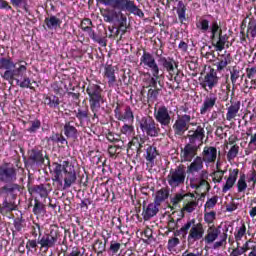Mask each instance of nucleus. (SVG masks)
<instances>
[{
    "label": "nucleus",
    "mask_w": 256,
    "mask_h": 256,
    "mask_svg": "<svg viewBox=\"0 0 256 256\" xmlns=\"http://www.w3.org/2000/svg\"><path fill=\"white\" fill-rule=\"evenodd\" d=\"M219 83V77H217V72L215 69H210L209 73H207L204 77V83L201 84L203 89H207V87L210 89V91L213 89V87H217V84Z\"/></svg>",
    "instance_id": "nucleus-14"
},
{
    "label": "nucleus",
    "mask_w": 256,
    "mask_h": 256,
    "mask_svg": "<svg viewBox=\"0 0 256 256\" xmlns=\"http://www.w3.org/2000/svg\"><path fill=\"white\" fill-rule=\"evenodd\" d=\"M105 77L108 79L109 87H113L117 81V77H115V68H113V66L108 65L105 67Z\"/></svg>",
    "instance_id": "nucleus-29"
},
{
    "label": "nucleus",
    "mask_w": 256,
    "mask_h": 256,
    "mask_svg": "<svg viewBox=\"0 0 256 256\" xmlns=\"http://www.w3.org/2000/svg\"><path fill=\"white\" fill-rule=\"evenodd\" d=\"M161 91H163V88H150L147 93L148 101H151L152 103L157 101Z\"/></svg>",
    "instance_id": "nucleus-38"
},
{
    "label": "nucleus",
    "mask_w": 256,
    "mask_h": 256,
    "mask_svg": "<svg viewBox=\"0 0 256 256\" xmlns=\"http://www.w3.org/2000/svg\"><path fill=\"white\" fill-rule=\"evenodd\" d=\"M57 235L52 234H44L39 240L38 244L41 245L42 249H50L51 247H55V243H57Z\"/></svg>",
    "instance_id": "nucleus-17"
},
{
    "label": "nucleus",
    "mask_w": 256,
    "mask_h": 256,
    "mask_svg": "<svg viewBox=\"0 0 256 256\" xmlns=\"http://www.w3.org/2000/svg\"><path fill=\"white\" fill-rule=\"evenodd\" d=\"M247 77L248 79H253L255 77V74H256V68L255 67H252V68H247Z\"/></svg>",
    "instance_id": "nucleus-55"
},
{
    "label": "nucleus",
    "mask_w": 256,
    "mask_h": 256,
    "mask_svg": "<svg viewBox=\"0 0 256 256\" xmlns=\"http://www.w3.org/2000/svg\"><path fill=\"white\" fill-rule=\"evenodd\" d=\"M10 3L13 7L23 9L25 13L31 15V11L29 10V0H10Z\"/></svg>",
    "instance_id": "nucleus-33"
},
{
    "label": "nucleus",
    "mask_w": 256,
    "mask_h": 256,
    "mask_svg": "<svg viewBox=\"0 0 256 256\" xmlns=\"http://www.w3.org/2000/svg\"><path fill=\"white\" fill-rule=\"evenodd\" d=\"M119 249H121V243L111 242L110 251H112V253H117Z\"/></svg>",
    "instance_id": "nucleus-53"
},
{
    "label": "nucleus",
    "mask_w": 256,
    "mask_h": 256,
    "mask_svg": "<svg viewBox=\"0 0 256 256\" xmlns=\"http://www.w3.org/2000/svg\"><path fill=\"white\" fill-rule=\"evenodd\" d=\"M222 57H224V59L216 63L218 73H221V71H223L227 65L231 64V61H233L231 54L222 55Z\"/></svg>",
    "instance_id": "nucleus-34"
},
{
    "label": "nucleus",
    "mask_w": 256,
    "mask_h": 256,
    "mask_svg": "<svg viewBox=\"0 0 256 256\" xmlns=\"http://www.w3.org/2000/svg\"><path fill=\"white\" fill-rule=\"evenodd\" d=\"M169 199V189L161 188L155 194L154 202L156 205H161V203L167 201Z\"/></svg>",
    "instance_id": "nucleus-25"
},
{
    "label": "nucleus",
    "mask_w": 256,
    "mask_h": 256,
    "mask_svg": "<svg viewBox=\"0 0 256 256\" xmlns=\"http://www.w3.org/2000/svg\"><path fill=\"white\" fill-rule=\"evenodd\" d=\"M204 242L206 245H213V249H221L227 245V233L223 232L215 226H210L207 229L206 235L204 236Z\"/></svg>",
    "instance_id": "nucleus-5"
},
{
    "label": "nucleus",
    "mask_w": 256,
    "mask_h": 256,
    "mask_svg": "<svg viewBox=\"0 0 256 256\" xmlns=\"http://www.w3.org/2000/svg\"><path fill=\"white\" fill-rule=\"evenodd\" d=\"M247 235V225H245V222H241L235 229L234 237L237 243L243 239Z\"/></svg>",
    "instance_id": "nucleus-30"
},
{
    "label": "nucleus",
    "mask_w": 256,
    "mask_h": 256,
    "mask_svg": "<svg viewBox=\"0 0 256 256\" xmlns=\"http://www.w3.org/2000/svg\"><path fill=\"white\" fill-rule=\"evenodd\" d=\"M86 93L89 97L90 109L94 117H98L97 113L101 109V104L105 103V99H103V95L101 94L103 93V89L97 84H89Z\"/></svg>",
    "instance_id": "nucleus-6"
},
{
    "label": "nucleus",
    "mask_w": 256,
    "mask_h": 256,
    "mask_svg": "<svg viewBox=\"0 0 256 256\" xmlns=\"http://www.w3.org/2000/svg\"><path fill=\"white\" fill-rule=\"evenodd\" d=\"M51 173H53V181L56 183L61 184L64 181L63 189H69L77 183V172L75 171V166L70 161H63L62 164L52 163ZM62 177L63 179H61Z\"/></svg>",
    "instance_id": "nucleus-2"
},
{
    "label": "nucleus",
    "mask_w": 256,
    "mask_h": 256,
    "mask_svg": "<svg viewBox=\"0 0 256 256\" xmlns=\"http://www.w3.org/2000/svg\"><path fill=\"white\" fill-rule=\"evenodd\" d=\"M158 63H160V65H162V67L166 69L168 73H175V67H177V62H175V59L161 56L158 59Z\"/></svg>",
    "instance_id": "nucleus-19"
},
{
    "label": "nucleus",
    "mask_w": 256,
    "mask_h": 256,
    "mask_svg": "<svg viewBox=\"0 0 256 256\" xmlns=\"http://www.w3.org/2000/svg\"><path fill=\"white\" fill-rule=\"evenodd\" d=\"M180 231L181 233L189 231L188 243H195V241H201V239L205 237V227L203 226V223H197L195 219L189 220L181 227Z\"/></svg>",
    "instance_id": "nucleus-7"
},
{
    "label": "nucleus",
    "mask_w": 256,
    "mask_h": 256,
    "mask_svg": "<svg viewBox=\"0 0 256 256\" xmlns=\"http://www.w3.org/2000/svg\"><path fill=\"white\" fill-rule=\"evenodd\" d=\"M188 175H197L196 178L190 179V187L192 189H199L200 187H204V189L209 188V182H207V171L203 170V158L197 156L193 162L187 167Z\"/></svg>",
    "instance_id": "nucleus-3"
},
{
    "label": "nucleus",
    "mask_w": 256,
    "mask_h": 256,
    "mask_svg": "<svg viewBox=\"0 0 256 256\" xmlns=\"http://www.w3.org/2000/svg\"><path fill=\"white\" fill-rule=\"evenodd\" d=\"M212 45H213V47L216 48V51H223V49H225V44H221L217 41H215V42L212 41Z\"/></svg>",
    "instance_id": "nucleus-57"
},
{
    "label": "nucleus",
    "mask_w": 256,
    "mask_h": 256,
    "mask_svg": "<svg viewBox=\"0 0 256 256\" xmlns=\"http://www.w3.org/2000/svg\"><path fill=\"white\" fill-rule=\"evenodd\" d=\"M44 103L45 105H48L50 109H59V105H61V100L55 95H50L45 97Z\"/></svg>",
    "instance_id": "nucleus-31"
},
{
    "label": "nucleus",
    "mask_w": 256,
    "mask_h": 256,
    "mask_svg": "<svg viewBox=\"0 0 256 256\" xmlns=\"http://www.w3.org/2000/svg\"><path fill=\"white\" fill-rule=\"evenodd\" d=\"M77 119L83 121V119H88L89 117V109L87 107H82L78 109L76 114Z\"/></svg>",
    "instance_id": "nucleus-42"
},
{
    "label": "nucleus",
    "mask_w": 256,
    "mask_h": 256,
    "mask_svg": "<svg viewBox=\"0 0 256 256\" xmlns=\"http://www.w3.org/2000/svg\"><path fill=\"white\" fill-rule=\"evenodd\" d=\"M81 94L79 93H75V92H69V96L72 97L73 101H75V103H79V97Z\"/></svg>",
    "instance_id": "nucleus-61"
},
{
    "label": "nucleus",
    "mask_w": 256,
    "mask_h": 256,
    "mask_svg": "<svg viewBox=\"0 0 256 256\" xmlns=\"http://www.w3.org/2000/svg\"><path fill=\"white\" fill-rule=\"evenodd\" d=\"M217 104V94L211 92L207 95L203 101V105L200 109V114L205 115L207 111H211Z\"/></svg>",
    "instance_id": "nucleus-15"
},
{
    "label": "nucleus",
    "mask_w": 256,
    "mask_h": 256,
    "mask_svg": "<svg viewBox=\"0 0 256 256\" xmlns=\"http://www.w3.org/2000/svg\"><path fill=\"white\" fill-rule=\"evenodd\" d=\"M97 5H104L105 7H111L112 9H116L117 11H124L127 13H131L132 15H136L143 19L145 17V13L137 5H135V1L133 0H96Z\"/></svg>",
    "instance_id": "nucleus-4"
},
{
    "label": "nucleus",
    "mask_w": 256,
    "mask_h": 256,
    "mask_svg": "<svg viewBox=\"0 0 256 256\" xmlns=\"http://www.w3.org/2000/svg\"><path fill=\"white\" fill-rule=\"evenodd\" d=\"M39 127H41V121L34 120V121L31 122L30 129H39Z\"/></svg>",
    "instance_id": "nucleus-62"
},
{
    "label": "nucleus",
    "mask_w": 256,
    "mask_h": 256,
    "mask_svg": "<svg viewBox=\"0 0 256 256\" xmlns=\"http://www.w3.org/2000/svg\"><path fill=\"white\" fill-rule=\"evenodd\" d=\"M197 147L191 145V144H187L184 147V151H182V157L184 159V161H193V157H195V155H197Z\"/></svg>",
    "instance_id": "nucleus-22"
},
{
    "label": "nucleus",
    "mask_w": 256,
    "mask_h": 256,
    "mask_svg": "<svg viewBox=\"0 0 256 256\" xmlns=\"http://www.w3.org/2000/svg\"><path fill=\"white\" fill-rule=\"evenodd\" d=\"M2 191L15 199L21 193V186L19 184H8L2 188Z\"/></svg>",
    "instance_id": "nucleus-24"
},
{
    "label": "nucleus",
    "mask_w": 256,
    "mask_h": 256,
    "mask_svg": "<svg viewBox=\"0 0 256 256\" xmlns=\"http://www.w3.org/2000/svg\"><path fill=\"white\" fill-rule=\"evenodd\" d=\"M189 121H191V116L185 114L182 117H180L176 123V129H185V127H187V123H189Z\"/></svg>",
    "instance_id": "nucleus-37"
},
{
    "label": "nucleus",
    "mask_w": 256,
    "mask_h": 256,
    "mask_svg": "<svg viewBox=\"0 0 256 256\" xmlns=\"http://www.w3.org/2000/svg\"><path fill=\"white\" fill-rule=\"evenodd\" d=\"M157 213H159V204H156L155 202L150 203L144 210L145 221H149V219H151V217H155Z\"/></svg>",
    "instance_id": "nucleus-23"
},
{
    "label": "nucleus",
    "mask_w": 256,
    "mask_h": 256,
    "mask_svg": "<svg viewBox=\"0 0 256 256\" xmlns=\"http://www.w3.org/2000/svg\"><path fill=\"white\" fill-rule=\"evenodd\" d=\"M145 133L150 135V137H157V134L159 133L158 129H146Z\"/></svg>",
    "instance_id": "nucleus-58"
},
{
    "label": "nucleus",
    "mask_w": 256,
    "mask_h": 256,
    "mask_svg": "<svg viewBox=\"0 0 256 256\" xmlns=\"http://www.w3.org/2000/svg\"><path fill=\"white\" fill-rule=\"evenodd\" d=\"M238 154H239V146L237 145L232 146L227 154L228 161H233V159H235V157H237Z\"/></svg>",
    "instance_id": "nucleus-43"
},
{
    "label": "nucleus",
    "mask_w": 256,
    "mask_h": 256,
    "mask_svg": "<svg viewBox=\"0 0 256 256\" xmlns=\"http://www.w3.org/2000/svg\"><path fill=\"white\" fill-rule=\"evenodd\" d=\"M185 177H187V172L179 166L176 169L171 170L168 174V185H170L172 189H177V187H181V185L185 184Z\"/></svg>",
    "instance_id": "nucleus-10"
},
{
    "label": "nucleus",
    "mask_w": 256,
    "mask_h": 256,
    "mask_svg": "<svg viewBox=\"0 0 256 256\" xmlns=\"http://www.w3.org/2000/svg\"><path fill=\"white\" fill-rule=\"evenodd\" d=\"M114 113L118 121H123L125 123L122 129H133V126H131V124L135 120V116L133 115V110L131 109V106H124V111L121 112V108L118 104L114 110Z\"/></svg>",
    "instance_id": "nucleus-9"
},
{
    "label": "nucleus",
    "mask_w": 256,
    "mask_h": 256,
    "mask_svg": "<svg viewBox=\"0 0 256 256\" xmlns=\"http://www.w3.org/2000/svg\"><path fill=\"white\" fill-rule=\"evenodd\" d=\"M44 22L50 30L61 28L62 21L61 19L57 18V16L52 15L50 17H47L45 18Z\"/></svg>",
    "instance_id": "nucleus-27"
},
{
    "label": "nucleus",
    "mask_w": 256,
    "mask_h": 256,
    "mask_svg": "<svg viewBox=\"0 0 256 256\" xmlns=\"http://www.w3.org/2000/svg\"><path fill=\"white\" fill-rule=\"evenodd\" d=\"M43 204L41 202H35L34 208H33V213L35 215H41L43 213Z\"/></svg>",
    "instance_id": "nucleus-49"
},
{
    "label": "nucleus",
    "mask_w": 256,
    "mask_h": 256,
    "mask_svg": "<svg viewBox=\"0 0 256 256\" xmlns=\"http://www.w3.org/2000/svg\"><path fill=\"white\" fill-rule=\"evenodd\" d=\"M29 159L33 163H37L38 165L43 164L45 158H43V154L40 151L32 150L29 154Z\"/></svg>",
    "instance_id": "nucleus-35"
},
{
    "label": "nucleus",
    "mask_w": 256,
    "mask_h": 256,
    "mask_svg": "<svg viewBox=\"0 0 256 256\" xmlns=\"http://www.w3.org/2000/svg\"><path fill=\"white\" fill-rule=\"evenodd\" d=\"M251 182H253L254 185L256 183V172L255 171H252L250 173V176H249V179H248V183H251Z\"/></svg>",
    "instance_id": "nucleus-63"
},
{
    "label": "nucleus",
    "mask_w": 256,
    "mask_h": 256,
    "mask_svg": "<svg viewBox=\"0 0 256 256\" xmlns=\"http://www.w3.org/2000/svg\"><path fill=\"white\" fill-rule=\"evenodd\" d=\"M0 9L4 11H13V7L9 5V2L0 0Z\"/></svg>",
    "instance_id": "nucleus-50"
},
{
    "label": "nucleus",
    "mask_w": 256,
    "mask_h": 256,
    "mask_svg": "<svg viewBox=\"0 0 256 256\" xmlns=\"http://www.w3.org/2000/svg\"><path fill=\"white\" fill-rule=\"evenodd\" d=\"M37 240H28V242L26 243V247L27 249H35L37 248Z\"/></svg>",
    "instance_id": "nucleus-56"
},
{
    "label": "nucleus",
    "mask_w": 256,
    "mask_h": 256,
    "mask_svg": "<svg viewBox=\"0 0 256 256\" xmlns=\"http://www.w3.org/2000/svg\"><path fill=\"white\" fill-rule=\"evenodd\" d=\"M230 79L232 85H235V83H237V79H239V70L237 69V66H234L232 68V71H230Z\"/></svg>",
    "instance_id": "nucleus-47"
},
{
    "label": "nucleus",
    "mask_w": 256,
    "mask_h": 256,
    "mask_svg": "<svg viewBox=\"0 0 256 256\" xmlns=\"http://www.w3.org/2000/svg\"><path fill=\"white\" fill-rule=\"evenodd\" d=\"M140 129H157L155 120L151 116H144L139 120Z\"/></svg>",
    "instance_id": "nucleus-28"
},
{
    "label": "nucleus",
    "mask_w": 256,
    "mask_h": 256,
    "mask_svg": "<svg viewBox=\"0 0 256 256\" xmlns=\"http://www.w3.org/2000/svg\"><path fill=\"white\" fill-rule=\"evenodd\" d=\"M113 10L111 11L110 15H112L113 18V22L114 21H119V18L121 17V13H123V11L121 10H117L112 8Z\"/></svg>",
    "instance_id": "nucleus-51"
},
{
    "label": "nucleus",
    "mask_w": 256,
    "mask_h": 256,
    "mask_svg": "<svg viewBox=\"0 0 256 256\" xmlns=\"http://www.w3.org/2000/svg\"><path fill=\"white\" fill-rule=\"evenodd\" d=\"M217 159V148L213 146L205 147L202 153L204 163H215Z\"/></svg>",
    "instance_id": "nucleus-18"
},
{
    "label": "nucleus",
    "mask_w": 256,
    "mask_h": 256,
    "mask_svg": "<svg viewBox=\"0 0 256 256\" xmlns=\"http://www.w3.org/2000/svg\"><path fill=\"white\" fill-rule=\"evenodd\" d=\"M237 177H239V169H230L229 176L222 188V193H227V191H231V189H233V186L237 183Z\"/></svg>",
    "instance_id": "nucleus-16"
},
{
    "label": "nucleus",
    "mask_w": 256,
    "mask_h": 256,
    "mask_svg": "<svg viewBox=\"0 0 256 256\" xmlns=\"http://www.w3.org/2000/svg\"><path fill=\"white\" fill-rule=\"evenodd\" d=\"M187 12V7L183 3V1L178 2L177 15L180 21H186L187 17L185 13Z\"/></svg>",
    "instance_id": "nucleus-40"
},
{
    "label": "nucleus",
    "mask_w": 256,
    "mask_h": 256,
    "mask_svg": "<svg viewBox=\"0 0 256 256\" xmlns=\"http://www.w3.org/2000/svg\"><path fill=\"white\" fill-rule=\"evenodd\" d=\"M33 191L37 193V195H40V197H47V188L43 185L35 186Z\"/></svg>",
    "instance_id": "nucleus-46"
},
{
    "label": "nucleus",
    "mask_w": 256,
    "mask_h": 256,
    "mask_svg": "<svg viewBox=\"0 0 256 256\" xmlns=\"http://www.w3.org/2000/svg\"><path fill=\"white\" fill-rule=\"evenodd\" d=\"M188 137H190V143H201L203 141V137H205V132L203 129L190 130Z\"/></svg>",
    "instance_id": "nucleus-26"
},
{
    "label": "nucleus",
    "mask_w": 256,
    "mask_h": 256,
    "mask_svg": "<svg viewBox=\"0 0 256 256\" xmlns=\"http://www.w3.org/2000/svg\"><path fill=\"white\" fill-rule=\"evenodd\" d=\"M196 27L201 31V33H210V39L213 42L217 41V35L223 33V29L217 20L212 21V23L209 25V20L201 19L196 24Z\"/></svg>",
    "instance_id": "nucleus-8"
},
{
    "label": "nucleus",
    "mask_w": 256,
    "mask_h": 256,
    "mask_svg": "<svg viewBox=\"0 0 256 256\" xmlns=\"http://www.w3.org/2000/svg\"><path fill=\"white\" fill-rule=\"evenodd\" d=\"M154 115L158 123H161L164 127H169V124L171 123V116L169 115L167 107H159L158 110L155 111Z\"/></svg>",
    "instance_id": "nucleus-13"
},
{
    "label": "nucleus",
    "mask_w": 256,
    "mask_h": 256,
    "mask_svg": "<svg viewBox=\"0 0 256 256\" xmlns=\"http://www.w3.org/2000/svg\"><path fill=\"white\" fill-rule=\"evenodd\" d=\"M157 155H159L157 148L150 146L146 149L145 159L151 166H153L155 165V159L157 158Z\"/></svg>",
    "instance_id": "nucleus-32"
},
{
    "label": "nucleus",
    "mask_w": 256,
    "mask_h": 256,
    "mask_svg": "<svg viewBox=\"0 0 256 256\" xmlns=\"http://www.w3.org/2000/svg\"><path fill=\"white\" fill-rule=\"evenodd\" d=\"M247 177L245 174L240 175L238 181H237V189L238 193H245L247 191Z\"/></svg>",
    "instance_id": "nucleus-36"
},
{
    "label": "nucleus",
    "mask_w": 256,
    "mask_h": 256,
    "mask_svg": "<svg viewBox=\"0 0 256 256\" xmlns=\"http://www.w3.org/2000/svg\"><path fill=\"white\" fill-rule=\"evenodd\" d=\"M183 73H181V71H177L175 77H174V81L175 83H177V85H179L182 81H183Z\"/></svg>",
    "instance_id": "nucleus-54"
},
{
    "label": "nucleus",
    "mask_w": 256,
    "mask_h": 256,
    "mask_svg": "<svg viewBox=\"0 0 256 256\" xmlns=\"http://www.w3.org/2000/svg\"><path fill=\"white\" fill-rule=\"evenodd\" d=\"M239 109H241V102H233L231 101V105L228 107V112L226 114L227 121H232L237 117V113H239Z\"/></svg>",
    "instance_id": "nucleus-20"
},
{
    "label": "nucleus",
    "mask_w": 256,
    "mask_h": 256,
    "mask_svg": "<svg viewBox=\"0 0 256 256\" xmlns=\"http://www.w3.org/2000/svg\"><path fill=\"white\" fill-rule=\"evenodd\" d=\"M245 253V249L237 246V248L233 249L230 253V256H241Z\"/></svg>",
    "instance_id": "nucleus-52"
},
{
    "label": "nucleus",
    "mask_w": 256,
    "mask_h": 256,
    "mask_svg": "<svg viewBox=\"0 0 256 256\" xmlns=\"http://www.w3.org/2000/svg\"><path fill=\"white\" fill-rule=\"evenodd\" d=\"M140 63L141 65L149 67L152 71L153 77H157V73H159V65H157V62L151 53L144 50L143 55L140 58Z\"/></svg>",
    "instance_id": "nucleus-12"
},
{
    "label": "nucleus",
    "mask_w": 256,
    "mask_h": 256,
    "mask_svg": "<svg viewBox=\"0 0 256 256\" xmlns=\"http://www.w3.org/2000/svg\"><path fill=\"white\" fill-rule=\"evenodd\" d=\"M0 71L2 79L13 85L15 81L21 89H29L31 87V78L27 76V66L13 61L11 57H0Z\"/></svg>",
    "instance_id": "nucleus-1"
},
{
    "label": "nucleus",
    "mask_w": 256,
    "mask_h": 256,
    "mask_svg": "<svg viewBox=\"0 0 256 256\" xmlns=\"http://www.w3.org/2000/svg\"><path fill=\"white\" fill-rule=\"evenodd\" d=\"M189 197V193H177L175 194L172 198H171V203L172 205H179V203H181V201L184 199V202L187 200V198Z\"/></svg>",
    "instance_id": "nucleus-41"
},
{
    "label": "nucleus",
    "mask_w": 256,
    "mask_h": 256,
    "mask_svg": "<svg viewBox=\"0 0 256 256\" xmlns=\"http://www.w3.org/2000/svg\"><path fill=\"white\" fill-rule=\"evenodd\" d=\"M0 181L2 183H14L17 181V170L13 166H0Z\"/></svg>",
    "instance_id": "nucleus-11"
},
{
    "label": "nucleus",
    "mask_w": 256,
    "mask_h": 256,
    "mask_svg": "<svg viewBox=\"0 0 256 256\" xmlns=\"http://www.w3.org/2000/svg\"><path fill=\"white\" fill-rule=\"evenodd\" d=\"M250 256H256V244L251 246V251L249 252Z\"/></svg>",
    "instance_id": "nucleus-64"
},
{
    "label": "nucleus",
    "mask_w": 256,
    "mask_h": 256,
    "mask_svg": "<svg viewBox=\"0 0 256 256\" xmlns=\"http://www.w3.org/2000/svg\"><path fill=\"white\" fill-rule=\"evenodd\" d=\"M197 200L195 199V195L193 194H188V197L184 201V211L186 213H193L195 209H197Z\"/></svg>",
    "instance_id": "nucleus-21"
},
{
    "label": "nucleus",
    "mask_w": 256,
    "mask_h": 256,
    "mask_svg": "<svg viewBox=\"0 0 256 256\" xmlns=\"http://www.w3.org/2000/svg\"><path fill=\"white\" fill-rule=\"evenodd\" d=\"M217 201V196L210 198L205 204V211H210V209H213V207L217 205Z\"/></svg>",
    "instance_id": "nucleus-48"
},
{
    "label": "nucleus",
    "mask_w": 256,
    "mask_h": 256,
    "mask_svg": "<svg viewBox=\"0 0 256 256\" xmlns=\"http://www.w3.org/2000/svg\"><path fill=\"white\" fill-rule=\"evenodd\" d=\"M14 227L16 231H21V229H23V222H21V220H15Z\"/></svg>",
    "instance_id": "nucleus-60"
},
{
    "label": "nucleus",
    "mask_w": 256,
    "mask_h": 256,
    "mask_svg": "<svg viewBox=\"0 0 256 256\" xmlns=\"http://www.w3.org/2000/svg\"><path fill=\"white\" fill-rule=\"evenodd\" d=\"M149 87H152V89H163V82L159 80V72L157 73L156 76H153L149 79L148 81Z\"/></svg>",
    "instance_id": "nucleus-39"
},
{
    "label": "nucleus",
    "mask_w": 256,
    "mask_h": 256,
    "mask_svg": "<svg viewBox=\"0 0 256 256\" xmlns=\"http://www.w3.org/2000/svg\"><path fill=\"white\" fill-rule=\"evenodd\" d=\"M179 243H181L179 238L174 237L172 239H169L168 246H167L168 251H175V247H177V245H179Z\"/></svg>",
    "instance_id": "nucleus-45"
},
{
    "label": "nucleus",
    "mask_w": 256,
    "mask_h": 256,
    "mask_svg": "<svg viewBox=\"0 0 256 256\" xmlns=\"http://www.w3.org/2000/svg\"><path fill=\"white\" fill-rule=\"evenodd\" d=\"M227 39H229V37L226 34H222L216 42L220 43V45H225V43H227Z\"/></svg>",
    "instance_id": "nucleus-59"
},
{
    "label": "nucleus",
    "mask_w": 256,
    "mask_h": 256,
    "mask_svg": "<svg viewBox=\"0 0 256 256\" xmlns=\"http://www.w3.org/2000/svg\"><path fill=\"white\" fill-rule=\"evenodd\" d=\"M215 217H217V213L215 211L206 212L204 214V221L207 223V225H211V223L215 221Z\"/></svg>",
    "instance_id": "nucleus-44"
}]
</instances>
